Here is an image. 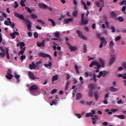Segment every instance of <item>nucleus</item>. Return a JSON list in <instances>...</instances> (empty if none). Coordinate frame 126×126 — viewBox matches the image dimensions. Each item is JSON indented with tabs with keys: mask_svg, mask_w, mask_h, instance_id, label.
I'll return each instance as SVG.
<instances>
[{
	"mask_svg": "<svg viewBox=\"0 0 126 126\" xmlns=\"http://www.w3.org/2000/svg\"><path fill=\"white\" fill-rule=\"evenodd\" d=\"M5 77L7 79H9V80L12 79L13 77H15V79L17 80L16 83H19V82H20V75H18L16 71H14L13 72V75L9 74V73H7V75H5Z\"/></svg>",
	"mask_w": 126,
	"mask_h": 126,
	"instance_id": "1",
	"label": "nucleus"
},
{
	"mask_svg": "<svg viewBox=\"0 0 126 126\" xmlns=\"http://www.w3.org/2000/svg\"><path fill=\"white\" fill-rule=\"evenodd\" d=\"M94 65H95L96 67L98 68H100L101 67V64L98 61H96L95 60L93 61V62H91V63L90 64V67H92Z\"/></svg>",
	"mask_w": 126,
	"mask_h": 126,
	"instance_id": "2",
	"label": "nucleus"
},
{
	"mask_svg": "<svg viewBox=\"0 0 126 126\" xmlns=\"http://www.w3.org/2000/svg\"><path fill=\"white\" fill-rule=\"evenodd\" d=\"M38 57H41L42 58H49L50 61H52V57L51 56V55L49 54H47L46 53H44L43 52H39L38 54Z\"/></svg>",
	"mask_w": 126,
	"mask_h": 126,
	"instance_id": "3",
	"label": "nucleus"
},
{
	"mask_svg": "<svg viewBox=\"0 0 126 126\" xmlns=\"http://www.w3.org/2000/svg\"><path fill=\"white\" fill-rule=\"evenodd\" d=\"M25 22H27L26 25L27 27V29L29 31H31L32 29V23L30 22L29 20H26L25 19L24 21Z\"/></svg>",
	"mask_w": 126,
	"mask_h": 126,
	"instance_id": "4",
	"label": "nucleus"
},
{
	"mask_svg": "<svg viewBox=\"0 0 126 126\" xmlns=\"http://www.w3.org/2000/svg\"><path fill=\"white\" fill-rule=\"evenodd\" d=\"M100 41L101 42L99 46V48L100 49L101 48H103V45H107V43H108L105 38H104V36H102L101 38H100Z\"/></svg>",
	"mask_w": 126,
	"mask_h": 126,
	"instance_id": "5",
	"label": "nucleus"
},
{
	"mask_svg": "<svg viewBox=\"0 0 126 126\" xmlns=\"http://www.w3.org/2000/svg\"><path fill=\"white\" fill-rule=\"evenodd\" d=\"M76 32L77 34H78L80 39H83V40H87V37L83 35V32H82L79 30H77Z\"/></svg>",
	"mask_w": 126,
	"mask_h": 126,
	"instance_id": "6",
	"label": "nucleus"
},
{
	"mask_svg": "<svg viewBox=\"0 0 126 126\" xmlns=\"http://www.w3.org/2000/svg\"><path fill=\"white\" fill-rule=\"evenodd\" d=\"M14 15L16 17H17L18 18H19V19H21V20H23V21L25 20V18H24V16L22 14H19V13L17 12H14Z\"/></svg>",
	"mask_w": 126,
	"mask_h": 126,
	"instance_id": "7",
	"label": "nucleus"
},
{
	"mask_svg": "<svg viewBox=\"0 0 126 126\" xmlns=\"http://www.w3.org/2000/svg\"><path fill=\"white\" fill-rule=\"evenodd\" d=\"M28 75L30 78V79H32V80H35V79H37V77L34 75V73H32L31 71H29L28 73Z\"/></svg>",
	"mask_w": 126,
	"mask_h": 126,
	"instance_id": "8",
	"label": "nucleus"
},
{
	"mask_svg": "<svg viewBox=\"0 0 126 126\" xmlns=\"http://www.w3.org/2000/svg\"><path fill=\"white\" fill-rule=\"evenodd\" d=\"M110 16L112 18V19H114V20H117V17H118V16L117 15V14L115 12V11H111L110 14Z\"/></svg>",
	"mask_w": 126,
	"mask_h": 126,
	"instance_id": "9",
	"label": "nucleus"
},
{
	"mask_svg": "<svg viewBox=\"0 0 126 126\" xmlns=\"http://www.w3.org/2000/svg\"><path fill=\"white\" fill-rule=\"evenodd\" d=\"M38 89V86L36 85H32L29 88V91L31 92L32 91H36Z\"/></svg>",
	"mask_w": 126,
	"mask_h": 126,
	"instance_id": "10",
	"label": "nucleus"
},
{
	"mask_svg": "<svg viewBox=\"0 0 126 126\" xmlns=\"http://www.w3.org/2000/svg\"><path fill=\"white\" fill-rule=\"evenodd\" d=\"M98 119L99 118H98V116H97L96 115L94 116V117L92 118L93 125H96V124H98L97 123V121H98Z\"/></svg>",
	"mask_w": 126,
	"mask_h": 126,
	"instance_id": "11",
	"label": "nucleus"
},
{
	"mask_svg": "<svg viewBox=\"0 0 126 126\" xmlns=\"http://www.w3.org/2000/svg\"><path fill=\"white\" fill-rule=\"evenodd\" d=\"M67 45H68L69 47V49L71 52H75L76 51V46H72V45H71L69 43H66Z\"/></svg>",
	"mask_w": 126,
	"mask_h": 126,
	"instance_id": "12",
	"label": "nucleus"
},
{
	"mask_svg": "<svg viewBox=\"0 0 126 126\" xmlns=\"http://www.w3.org/2000/svg\"><path fill=\"white\" fill-rule=\"evenodd\" d=\"M19 32H14L13 33H10V37H12V39H15L16 37L15 36H19Z\"/></svg>",
	"mask_w": 126,
	"mask_h": 126,
	"instance_id": "13",
	"label": "nucleus"
},
{
	"mask_svg": "<svg viewBox=\"0 0 126 126\" xmlns=\"http://www.w3.org/2000/svg\"><path fill=\"white\" fill-rule=\"evenodd\" d=\"M36 45L37 47L45 48V41L43 40L41 42H37Z\"/></svg>",
	"mask_w": 126,
	"mask_h": 126,
	"instance_id": "14",
	"label": "nucleus"
},
{
	"mask_svg": "<svg viewBox=\"0 0 126 126\" xmlns=\"http://www.w3.org/2000/svg\"><path fill=\"white\" fill-rule=\"evenodd\" d=\"M98 61L101 64L100 65L101 67H105V62H104V60L102 58H100L98 59Z\"/></svg>",
	"mask_w": 126,
	"mask_h": 126,
	"instance_id": "15",
	"label": "nucleus"
},
{
	"mask_svg": "<svg viewBox=\"0 0 126 126\" xmlns=\"http://www.w3.org/2000/svg\"><path fill=\"white\" fill-rule=\"evenodd\" d=\"M38 6L39 8H47V5L46 4H44L43 3H38Z\"/></svg>",
	"mask_w": 126,
	"mask_h": 126,
	"instance_id": "16",
	"label": "nucleus"
},
{
	"mask_svg": "<svg viewBox=\"0 0 126 126\" xmlns=\"http://www.w3.org/2000/svg\"><path fill=\"white\" fill-rule=\"evenodd\" d=\"M80 25H86L88 24V21L87 20H84L83 19V20H81V23H80Z\"/></svg>",
	"mask_w": 126,
	"mask_h": 126,
	"instance_id": "17",
	"label": "nucleus"
},
{
	"mask_svg": "<svg viewBox=\"0 0 126 126\" xmlns=\"http://www.w3.org/2000/svg\"><path fill=\"white\" fill-rule=\"evenodd\" d=\"M114 62H115V56H113L112 58H111L109 60V65H112L113 64V63H114Z\"/></svg>",
	"mask_w": 126,
	"mask_h": 126,
	"instance_id": "18",
	"label": "nucleus"
},
{
	"mask_svg": "<svg viewBox=\"0 0 126 126\" xmlns=\"http://www.w3.org/2000/svg\"><path fill=\"white\" fill-rule=\"evenodd\" d=\"M48 64H44V66L47 68H51L52 67V62L48 61Z\"/></svg>",
	"mask_w": 126,
	"mask_h": 126,
	"instance_id": "19",
	"label": "nucleus"
},
{
	"mask_svg": "<svg viewBox=\"0 0 126 126\" xmlns=\"http://www.w3.org/2000/svg\"><path fill=\"white\" fill-rule=\"evenodd\" d=\"M26 47H24V48H21V51L18 53V56H20V55H23L24 54V52H25V49Z\"/></svg>",
	"mask_w": 126,
	"mask_h": 126,
	"instance_id": "20",
	"label": "nucleus"
},
{
	"mask_svg": "<svg viewBox=\"0 0 126 126\" xmlns=\"http://www.w3.org/2000/svg\"><path fill=\"white\" fill-rule=\"evenodd\" d=\"M110 91H111V92H116V91H118L119 89L118 88H114L113 86H111L110 87Z\"/></svg>",
	"mask_w": 126,
	"mask_h": 126,
	"instance_id": "21",
	"label": "nucleus"
},
{
	"mask_svg": "<svg viewBox=\"0 0 126 126\" xmlns=\"http://www.w3.org/2000/svg\"><path fill=\"white\" fill-rule=\"evenodd\" d=\"M76 100H80V99L82 98V94L79 93L76 94Z\"/></svg>",
	"mask_w": 126,
	"mask_h": 126,
	"instance_id": "22",
	"label": "nucleus"
},
{
	"mask_svg": "<svg viewBox=\"0 0 126 126\" xmlns=\"http://www.w3.org/2000/svg\"><path fill=\"white\" fill-rule=\"evenodd\" d=\"M5 51H6V59H7L8 60H9V59H10V57L9 56V53L8 52V51H9V50L7 48H6Z\"/></svg>",
	"mask_w": 126,
	"mask_h": 126,
	"instance_id": "23",
	"label": "nucleus"
},
{
	"mask_svg": "<svg viewBox=\"0 0 126 126\" xmlns=\"http://www.w3.org/2000/svg\"><path fill=\"white\" fill-rule=\"evenodd\" d=\"M114 117H117V118H118V119H120L121 120L126 119V117H125L124 115H114Z\"/></svg>",
	"mask_w": 126,
	"mask_h": 126,
	"instance_id": "24",
	"label": "nucleus"
},
{
	"mask_svg": "<svg viewBox=\"0 0 126 126\" xmlns=\"http://www.w3.org/2000/svg\"><path fill=\"white\" fill-rule=\"evenodd\" d=\"M70 21H73V19L71 18H67L64 20V22L65 23V24H68V23L69 22H70Z\"/></svg>",
	"mask_w": 126,
	"mask_h": 126,
	"instance_id": "25",
	"label": "nucleus"
},
{
	"mask_svg": "<svg viewBox=\"0 0 126 126\" xmlns=\"http://www.w3.org/2000/svg\"><path fill=\"white\" fill-rule=\"evenodd\" d=\"M89 88L90 89L91 91H93V90L95 89V87H94L93 84H89Z\"/></svg>",
	"mask_w": 126,
	"mask_h": 126,
	"instance_id": "26",
	"label": "nucleus"
},
{
	"mask_svg": "<svg viewBox=\"0 0 126 126\" xmlns=\"http://www.w3.org/2000/svg\"><path fill=\"white\" fill-rule=\"evenodd\" d=\"M36 67V65H35V63H32V64H29V68L30 69H32V68H33V69Z\"/></svg>",
	"mask_w": 126,
	"mask_h": 126,
	"instance_id": "27",
	"label": "nucleus"
},
{
	"mask_svg": "<svg viewBox=\"0 0 126 126\" xmlns=\"http://www.w3.org/2000/svg\"><path fill=\"white\" fill-rule=\"evenodd\" d=\"M30 18H32V19H37L38 18V16L34 14H31V16L29 17Z\"/></svg>",
	"mask_w": 126,
	"mask_h": 126,
	"instance_id": "28",
	"label": "nucleus"
},
{
	"mask_svg": "<svg viewBox=\"0 0 126 126\" xmlns=\"http://www.w3.org/2000/svg\"><path fill=\"white\" fill-rule=\"evenodd\" d=\"M102 77H105V76H106V75H107V74H109V71L104 70V71H102Z\"/></svg>",
	"mask_w": 126,
	"mask_h": 126,
	"instance_id": "29",
	"label": "nucleus"
},
{
	"mask_svg": "<svg viewBox=\"0 0 126 126\" xmlns=\"http://www.w3.org/2000/svg\"><path fill=\"white\" fill-rule=\"evenodd\" d=\"M78 14V11L74 10L73 11L72 15L73 17H77V14Z\"/></svg>",
	"mask_w": 126,
	"mask_h": 126,
	"instance_id": "30",
	"label": "nucleus"
},
{
	"mask_svg": "<svg viewBox=\"0 0 126 126\" xmlns=\"http://www.w3.org/2000/svg\"><path fill=\"white\" fill-rule=\"evenodd\" d=\"M94 97L96 101H98L99 99V96L98 95V93L94 92Z\"/></svg>",
	"mask_w": 126,
	"mask_h": 126,
	"instance_id": "31",
	"label": "nucleus"
},
{
	"mask_svg": "<svg viewBox=\"0 0 126 126\" xmlns=\"http://www.w3.org/2000/svg\"><path fill=\"white\" fill-rule=\"evenodd\" d=\"M24 47H25V43L24 42L22 41L20 43V49H24Z\"/></svg>",
	"mask_w": 126,
	"mask_h": 126,
	"instance_id": "32",
	"label": "nucleus"
},
{
	"mask_svg": "<svg viewBox=\"0 0 126 126\" xmlns=\"http://www.w3.org/2000/svg\"><path fill=\"white\" fill-rule=\"evenodd\" d=\"M87 51V48H86V44L85 43H84L83 44V52L86 53Z\"/></svg>",
	"mask_w": 126,
	"mask_h": 126,
	"instance_id": "33",
	"label": "nucleus"
},
{
	"mask_svg": "<svg viewBox=\"0 0 126 126\" xmlns=\"http://www.w3.org/2000/svg\"><path fill=\"white\" fill-rule=\"evenodd\" d=\"M48 21H50L51 22L52 26H53V27L56 26V23H55V21H54L53 19H48Z\"/></svg>",
	"mask_w": 126,
	"mask_h": 126,
	"instance_id": "34",
	"label": "nucleus"
},
{
	"mask_svg": "<svg viewBox=\"0 0 126 126\" xmlns=\"http://www.w3.org/2000/svg\"><path fill=\"white\" fill-rule=\"evenodd\" d=\"M58 79H59V78L57 75L53 76L52 77V82L54 81H56V80H58Z\"/></svg>",
	"mask_w": 126,
	"mask_h": 126,
	"instance_id": "35",
	"label": "nucleus"
},
{
	"mask_svg": "<svg viewBox=\"0 0 126 126\" xmlns=\"http://www.w3.org/2000/svg\"><path fill=\"white\" fill-rule=\"evenodd\" d=\"M115 45V42L113 40H111L109 43V48H113Z\"/></svg>",
	"mask_w": 126,
	"mask_h": 126,
	"instance_id": "36",
	"label": "nucleus"
},
{
	"mask_svg": "<svg viewBox=\"0 0 126 126\" xmlns=\"http://www.w3.org/2000/svg\"><path fill=\"white\" fill-rule=\"evenodd\" d=\"M36 21L37 22H38V23H41V25H42V26H44V25L45 24V22L41 20L37 19V20H36Z\"/></svg>",
	"mask_w": 126,
	"mask_h": 126,
	"instance_id": "37",
	"label": "nucleus"
},
{
	"mask_svg": "<svg viewBox=\"0 0 126 126\" xmlns=\"http://www.w3.org/2000/svg\"><path fill=\"white\" fill-rule=\"evenodd\" d=\"M88 96L90 97V98H92L93 97V91H90L88 92Z\"/></svg>",
	"mask_w": 126,
	"mask_h": 126,
	"instance_id": "38",
	"label": "nucleus"
},
{
	"mask_svg": "<svg viewBox=\"0 0 126 126\" xmlns=\"http://www.w3.org/2000/svg\"><path fill=\"white\" fill-rule=\"evenodd\" d=\"M69 86V81H67L66 82L64 90H65L66 91V90H67V89H68V86Z\"/></svg>",
	"mask_w": 126,
	"mask_h": 126,
	"instance_id": "39",
	"label": "nucleus"
},
{
	"mask_svg": "<svg viewBox=\"0 0 126 126\" xmlns=\"http://www.w3.org/2000/svg\"><path fill=\"white\" fill-rule=\"evenodd\" d=\"M60 35H61V33L59 32H57L54 33V36L56 38H59V37H60Z\"/></svg>",
	"mask_w": 126,
	"mask_h": 126,
	"instance_id": "40",
	"label": "nucleus"
},
{
	"mask_svg": "<svg viewBox=\"0 0 126 126\" xmlns=\"http://www.w3.org/2000/svg\"><path fill=\"white\" fill-rule=\"evenodd\" d=\"M26 1V0H21L20 1V4L22 6H25V4L24 2Z\"/></svg>",
	"mask_w": 126,
	"mask_h": 126,
	"instance_id": "41",
	"label": "nucleus"
},
{
	"mask_svg": "<svg viewBox=\"0 0 126 126\" xmlns=\"http://www.w3.org/2000/svg\"><path fill=\"white\" fill-rule=\"evenodd\" d=\"M118 20L119 22H124V18L122 16H119L118 18Z\"/></svg>",
	"mask_w": 126,
	"mask_h": 126,
	"instance_id": "42",
	"label": "nucleus"
},
{
	"mask_svg": "<svg viewBox=\"0 0 126 126\" xmlns=\"http://www.w3.org/2000/svg\"><path fill=\"white\" fill-rule=\"evenodd\" d=\"M75 69L76 70V73H79V67H78V66L75 65Z\"/></svg>",
	"mask_w": 126,
	"mask_h": 126,
	"instance_id": "43",
	"label": "nucleus"
},
{
	"mask_svg": "<svg viewBox=\"0 0 126 126\" xmlns=\"http://www.w3.org/2000/svg\"><path fill=\"white\" fill-rule=\"evenodd\" d=\"M84 76L85 77V78H87L88 76H89V73L88 72H84Z\"/></svg>",
	"mask_w": 126,
	"mask_h": 126,
	"instance_id": "44",
	"label": "nucleus"
},
{
	"mask_svg": "<svg viewBox=\"0 0 126 126\" xmlns=\"http://www.w3.org/2000/svg\"><path fill=\"white\" fill-rule=\"evenodd\" d=\"M26 59V56L25 55H22L20 57V60L22 61V62H23V60H25Z\"/></svg>",
	"mask_w": 126,
	"mask_h": 126,
	"instance_id": "45",
	"label": "nucleus"
},
{
	"mask_svg": "<svg viewBox=\"0 0 126 126\" xmlns=\"http://www.w3.org/2000/svg\"><path fill=\"white\" fill-rule=\"evenodd\" d=\"M0 58H3L4 57H5V52H0Z\"/></svg>",
	"mask_w": 126,
	"mask_h": 126,
	"instance_id": "46",
	"label": "nucleus"
},
{
	"mask_svg": "<svg viewBox=\"0 0 126 126\" xmlns=\"http://www.w3.org/2000/svg\"><path fill=\"white\" fill-rule=\"evenodd\" d=\"M25 8H26V9H27L28 12H29V13H32V10H31V9H30V8L25 7Z\"/></svg>",
	"mask_w": 126,
	"mask_h": 126,
	"instance_id": "47",
	"label": "nucleus"
},
{
	"mask_svg": "<svg viewBox=\"0 0 126 126\" xmlns=\"http://www.w3.org/2000/svg\"><path fill=\"white\" fill-rule=\"evenodd\" d=\"M93 103V101H91V102L86 101V105L87 106H91V104Z\"/></svg>",
	"mask_w": 126,
	"mask_h": 126,
	"instance_id": "48",
	"label": "nucleus"
},
{
	"mask_svg": "<svg viewBox=\"0 0 126 126\" xmlns=\"http://www.w3.org/2000/svg\"><path fill=\"white\" fill-rule=\"evenodd\" d=\"M122 66L123 67V68L126 69V63L124 62L122 64Z\"/></svg>",
	"mask_w": 126,
	"mask_h": 126,
	"instance_id": "49",
	"label": "nucleus"
},
{
	"mask_svg": "<svg viewBox=\"0 0 126 126\" xmlns=\"http://www.w3.org/2000/svg\"><path fill=\"white\" fill-rule=\"evenodd\" d=\"M33 36H34V38H38V32H34L33 33Z\"/></svg>",
	"mask_w": 126,
	"mask_h": 126,
	"instance_id": "50",
	"label": "nucleus"
},
{
	"mask_svg": "<svg viewBox=\"0 0 126 126\" xmlns=\"http://www.w3.org/2000/svg\"><path fill=\"white\" fill-rule=\"evenodd\" d=\"M14 7L15 8H17V7H18L19 5H18V3H17V2L16 1H14Z\"/></svg>",
	"mask_w": 126,
	"mask_h": 126,
	"instance_id": "51",
	"label": "nucleus"
},
{
	"mask_svg": "<svg viewBox=\"0 0 126 126\" xmlns=\"http://www.w3.org/2000/svg\"><path fill=\"white\" fill-rule=\"evenodd\" d=\"M51 94H55V93H57V90L56 89H53L52 90V91L50 92Z\"/></svg>",
	"mask_w": 126,
	"mask_h": 126,
	"instance_id": "52",
	"label": "nucleus"
},
{
	"mask_svg": "<svg viewBox=\"0 0 126 126\" xmlns=\"http://www.w3.org/2000/svg\"><path fill=\"white\" fill-rule=\"evenodd\" d=\"M110 29L112 30V32L113 33H114V32H116V29H115V27H111Z\"/></svg>",
	"mask_w": 126,
	"mask_h": 126,
	"instance_id": "53",
	"label": "nucleus"
},
{
	"mask_svg": "<svg viewBox=\"0 0 126 126\" xmlns=\"http://www.w3.org/2000/svg\"><path fill=\"white\" fill-rule=\"evenodd\" d=\"M102 74H103V73H102V71H100L99 72V75L97 76V78H100V77L102 76Z\"/></svg>",
	"mask_w": 126,
	"mask_h": 126,
	"instance_id": "54",
	"label": "nucleus"
},
{
	"mask_svg": "<svg viewBox=\"0 0 126 126\" xmlns=\"http://www.w3.org/2000/svg\"><path fill=\"white\" fill-rule=\"evenodd\" d=\"M4 23L5 25H7V26H9V25H10V24L9 22H8V21H7V20L5 21Z\"/></svg>",
	"mask_w": 126,
	"mask_h": 126,
	"instance_id": "55",
	"label": "nucleus"
},
{
	"mask_svg": "<svg viewBox=\"0 0 126 126\" xmlns=\"http://www.w3.org/2000/svg\"><path fill=\"white\" fill-rule=\"evenodd\" d=\"M106 113H108V115H112V112H110V110L109 109H107L105 111Z\"/></svg>",
	"mask_w": 126,
	"mask_h": 126,
	"instance_id": "56",
	"label": "nucleus"
},
{
	"mask_svg": "<svg viewBox=\"0 0 126 126\" xmlns=\"http://www.w3.org/2000/svg\"><path fill=\"white\" fill-rule=\"evenodd\" d=\"M121 37L120 36H117L115 39V41H119V40H121Z\"/></svg>",
	"mask_w": 126,
	"mask_h": 126,
	"instance_id": "57",
	"label": "nucleus"
},
{
	"mask_svg": "<svg viewBox=\"0 0 126 126\" xmlns=\"http://www.w3.org/2000/svg\"><path fill=\"white\" fill-rule=\"evenodd\" d=\"M83 19H84V13H82L81 15V20L82 21H83Z\"/></svg>",
	"mask_w": 126,
	"mask_h": 126,
	"instance_id": "58",
	"label": "nucleus"
},
{
	"mask_svg": "<svg viewBox=\"0 0 126 126\" xmlns=\"http://www.w3.org/2000/svg\"><path fill=\"white\" fill-rule=\"evenodd\" d=\"M7 73H9V74H11L12 73V70L10 68L8 69Z\"/></svg>",
	"mask_w": 126,
	"mask_h": 126,
	"instance_id": "59",
	"label": "nucleus"
},
{
	"mask_svg": "<svg viewBox=\"0 0 126 126\" xmlns=\"http://www.w3.org/2000/svg\"><path fill=\"white\" fill-rule=\"evenodd\" d=\"M111 112H112V113H116V112H118V109H111L110 110Z\"/></svg>",
	"mask_w": 126,
	"mask_h": 126,
	"instance_id": "60",
	"label": "nucleus"
},
{
	"mask_svg": "<svg viewBox=\"0 0 126 126\" xmlns=\"http://www.w3.org/2000/svg\"><path fill=\"white\" fill-rule=\"evenodd\" d=\"M126 2V0H123L121 2H120V5H123L124 3Z\"/></svg>",
	"mask_w": 126,
	"mask_h": 126,
	"instance_id": "61",
	"label": "nucleus"
},
{
	"mask_svg": "<svg viewBox=\"0 0 126 126\" xmlns=\"http://www.w3.org/2000/svg\"><path fill=\"white\" fill-rule=\"evenodd\" d=\"M91 113H87L86 114V117L87 118H89V117H91Z\"/></svg>",
	"mask_w": 126,
	"mask_h": 126,
	"instance_id": "62",
	"label": "nucleus"
},
{
	"mask_svg": "<svg viewBox=\"0 0 126 126\" xmlns=\"http://www.w3.org/2000/svg\"><path fill=\"white\" fill-rule=\"evenodd\" d=\"M75 115L77 117L78 119H80L81 118V115L80 114H75Z\"/></svg>",
	"mask_w": 126,
	"mask_h": 126,
	"instance_id": "63",
	"label": "nucleus"
},
{
	"mask_svg": "<svg viewBox=\"0 0 126 126\" xmlns=\"http://www.w3.org/2000/svg\"><path fill=\"white\" fill-rule=\"evenodd\" d=\"M28 37H32V32H28Z\"/></svg>",
	"mask_w": 126,
	"mask_h": 126,
	"instance_id": "64",
	"label": "nucleus"
}]
</instances>
